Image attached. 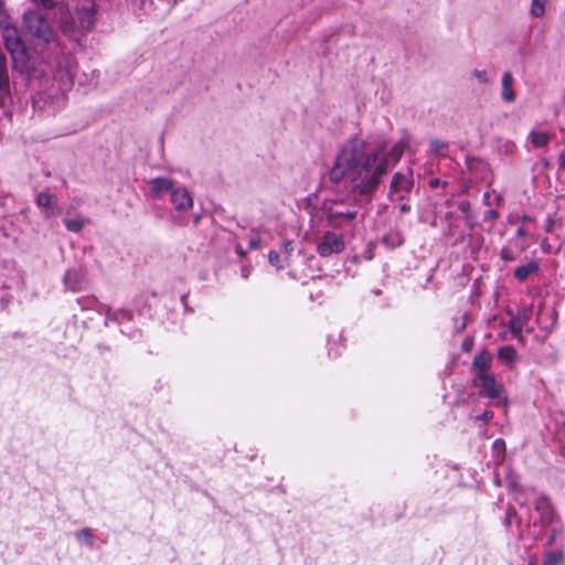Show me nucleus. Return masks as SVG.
<instances>
[{
	"mask_svg": "<svg viewBox=\"0 0 565 565\" xmlns=\"http://www.w3.org/2000/svg\"><path fill=\"white\" fill-rule=\"evenodd\" d=\"M409 142V137H404L391 148L382 142L369 149L364 139L351 137L339 148L329 179L334 184H343L351 192L371 199L384 177L401 160Z\"/></svg>",
	"mask_w": 565,
	"mask_h": 565,
	"instance_id": "nucleus-1",
	"label": "nucleus"
},
{
	"mask_svg": "<svg viewBox=\"0 0 565 565\" xmlns=\"http://www.w3.org/2000/svg\"><path fill=\"white\" fill-rule=\"evenodd\" d=\"M22 33L33 44L40 46L54 45L57 51L54 63H50L52 74L51 92H38L33 97L34 108L47 115H54L66 105V92L73 84L77 62L73 54L64 52L55 41V32L47 19L36 10H29L22 17Z\"/></svg>",
	"mask_w": 565,
	"mask_h": 565,
	"instance_id": "nucleus-2",
	"label": "nucleus"
},
{
	"mask_svg": "<svg viewBox=\"0 0 565 565\" xmlns=\"http://www.w3.org/2000/svg\"><path fill=\"white\" fill-rule=\"evenodd\" d=\"M525 510L527 519L524 529L521 526L524 521V515L510 510L507 512L504 524L511 525L513 520H515L521 539L530 537L537 540L547 531L546 544L552 545L555 540L561 536L563 526L556 518L550 500L545 497H541L535 501L533 510H529L527 508Z\"/></svg>",
	"mask_w": 565,
	"mask_h": 565,
	"instance_id": "nucleus-3",
	"label": "nucleus"
},
{
	"mask_svg": "<svg viewBox=\"0 0 565 565\" xmlns=\"http://www.w3.org/2000/svg\"><path fill=\"white\" fill-rule=\"evenodd\" d=\"M321 212L330 226L341 227L356 217L358 209L354 199L344 200L333 195L323 201Z\"/></svg>",
	"mask_w": 565,
	"mask_h": 565,
	"instance_id": "nucleus-4",
	"label": "nucleus"
},
{
	"mask_svg": "<svg viewBox=\"0 0 565 565\" xmlns=\"http://www.w3.org/2000/svg\"><path fill=\"white\" fill-rule=\"evenodd\" d=\"M2 39L14 63H24L26 60V47L19 35L18 29L6 25L2 31Z\"/></svg>",
	"mask_w": 565,
	"mask_h": 565,
	"instance_id": "nucleus-5",
	"label": "nucleus"
},
{
	"mask_svg": "<svg viewBox=\"0 0 565 565\" xmlns=\"http://www.w3.org/2000/svg\"><path fill=\"white\" fill-rule=\"evenodd\" d=\"M413 186L414 179L412 172L407 174L395 172L391 180L388 196L392 201L406 200Z\"/></svg>",
	"mask_w": 565,
	"mask_h": 565,
	"instance_id": "nucleus-6",
	"label": "nucleus"
},
{
	"mask_svg": "<svg viewBox=\"0 0 565 565\" xmlns=\"http://www.w3.org/2000/svg\"><path fill=\"white\" fill-rule=\"evenodd\" d=\"M345 243L341 234L327 231L322 234L317 243V253L321 257H328L332 254H340L344 250Z\"/></svg>",
	"mask_w": 565,
	"mask_h": 565,
	"instance_id": "nucleus-7",
	"label": "nucleus"
},
{
	"mask_svg": "<svg viewBox=\"0 0 565 565\" xmlns=\"http://www.w3.org/2000/svg\"><path fill=\"white\" fill-rule=\"evenodd\" d=\"M472 384L475 387H478L479 395L482 397H487L490 399H495L501 397V393L503 387L498 384L493 374H476L472 380Z\"/></svg>",
	"mask_w": 565,
	"mask_h": 565,
	"instance_id": "nucleus-8",
	"label": "nucleus"
},
{
	"mask_svg": "<svg viewBox=\"0 0 565 565\" xmlns=\"http://www.w3.org/2000/svg\"><path fill=\"white\" fill-rule=\"evenodd\" d=\"M170 201L179 213H185L193 206L190 192L183 186H174L170 193Z\"/></svg>",
	"mask_w": 565,
	"mask_h": 565,
	"instance_id": "nucleus-9",
	"label": "nucleus"
},
{
	"mask_svg": "<svg viewBox=\"0 0 565 565\" xmlns=\"http://www.w3.org/2000/svg\"><path fill=\"white\" fill-rule=\"evenodd\" d=\"M149 185L152 200H160L166 194H170L175 186L174 182L169 178H153L149 181Z\"/></svg>",
	"mask_w": 565,
	"mask_h": 565,
	"instance_id": "nucleus-10",
	"label": "nucleus"
},
{
	"mask_svg": "<svg viewBox=\"0 0 565 565\" xmlns=\"http://www.w3.org/2000/svg\"><path fill=\"white\" fill-rule=\"evenodd\" d=\"M36 204L42 210L45 217H51L56 214L57 198L55 194L40 192L36 195Z\"/></svg>",
	"mask_w": 565,
	"mask_h": 565,
	"instance_id": "nucleus-11",
	"label": "nucleus"
},
{
	"mask_svg": "<svg viewBox=\"0 0 565 565\" xmlns=\"http://www.w3.org/2000/svg\"><path fill=\"white\" fill-rule=\"evenodd\" d=\"M64 284L70 290L79 291L84 287L85 275L81 269H68L64 275Z\"/></svg>",
	"mask_w": 565,
	"mask_h": 565,
	"instance_id": "nucleus-12",
	"label": "nucleus"
},
{
	"mask_svg": "<svg viewBox=\"0 0 565 565\" xmlns=\"http://www.w3.org/2000/svg\"><path fill=\"white\" fill-rule=\"evenodd\" d=\"M514 77L511 72H505L501 79V97L505 103L512 104L515 102L516 95L513 89Z\"/></svg>",
	"mask_w": 565,
	"mask_h": 565,
	"instance_id": "nucleus-13",
	"label": "nucleus"
},
{
	"mask_svg": "<svg viewBox=\"0 0 565 565\" xmlns=\"http://www.w3.org/2000/svg\"><path fill=\"white\" fill-rule=\"evenodd\" d=\"M493 356L489 351H481L478 353L472 362V369L476 374H488L492 365Z\"/></svg>",
	"mask_w": 565,
	"mask_h": 565,
	"instance_id": "nucleus-14",
	"label": "nucleus"
},
{
	"mask_svg": "<svg viewBox=\"0 0 565 565\" xmlns=\"http://www.w3.org/2000/svg\"><path fill=\"white\" fill-rule=\"evenodd\" d=\"M539 270V265L535 262H530L526 265H522L515 268L514 270V277L523 281L525 280L531 274H534Z\"/></svg>",
	"mask_w": 565,
	"mask_h": 565,
	"instance_id": "nucleus-15",
	"label": "nucleus"
},
{
	"mask_svg": "<svg viewBox=\"0 0 565 565\" xmlns=\"http://www.w3.org/2000/svg\"><path fill=\"white\" fill-rule=\"evenodd\" d=\"M498 358L505 365H512L516 359V351L512 345H503L498 350Z\"/></svg>",
	"mask_w": 565,
	"mask_h": 565,
	"instance_id": "nucleus-16",
	"label": "nucleus"
},
{
	"mask_svg": "<svg viewBox=\"0 0 565 565\" xmlns=\"http://www.w3.org/2000/svg\"><path fill=\"white\" fill-rule=\"evenodd\" d=\"M529 139L531 140L533 147L543 148L548 145V142L551 140V135L546 131L533 130L530 134Z\"/></svg>",
	"mask_w": 565,
	"mask_h": 565,
	"instance_id": "nucleus-17",
	"label": "nucleus"
},
{
	"mask_svg": "<svg viewBox=\"0 0 565 565\" xmlns=\"http://www.w3.org/2000/svg\"><path fill=\"white\" fill-rule=\"evenodd\" d=\"M131 317H132L131 311L126 310V309H119V310H115V311L108 310L106 312V324L109 321L122 322L124 320H130Z\"/></svg>",
	"mask_w": 565,
	"mask_h": 565,
	"instance_id": "nucleus-18",
	"label": "nucleus"
},
{
	"mask_svg": "<svg viewBox=\"0 0 565 565\" xmlns=\"http://www.w3.org/2000/svg\"><path fill=\"white\" fill-rule=\"evenodd\" d=\"M564 552L562 550L546 551L544 553V565H563Z\"/></svg>",
	"mask_w": 565,
	"mask_h": 565,
	"instance_id": "nucleus-19",
	"label": "nucleus"
},
{
	"mask_svg": "<svg viewBox=\"0 0 565 565\" xmlns=\"http://www.w3.org/2000/svg\"><path fill=\"white\" fill-rule=\"evenodd\" d=\"M554 437L559 443V450L565 456V423H556Z\"/></svg>",
	"mask_w": 565,
	"mask_h": 565,
	"instance_id": "nucleus-20",
	"label": "nucleus"
},
{
	"mask_svg": "<svg viewBox=\"0 0 565 565\" xmlns=\"http://www.w3.org/2000/svg\"><path fill=\"white\" fill-rule=\"evenodd\" d=\"M64 224L68 231L77 233V232L82 231V228L84 227L85 220L82 217L65 218Z\"/></svg>",
	"mask_w": 565,
	"mask_h": 565,
	"instance_id": "nucleus-21",
	"label": "nucleus"
},
{
	"mask_svg": "<svg viewBox=\"0 0 565 565\" xmlns=\"http://www.w3.org/2000/svg\"><path fill=\"white\" fill-rule=\"evenodd\" d=\"M75 537L78 542L85 543L88 546H93V533L88 527H84L75 533Z\"/></svg>",
	"mask_w": 565,
	"mask_h": 565,
	"instance_id": "nucleus-22",
	"label": "nucleus"
},
{
	"mask_svg": "<svg viewBox=\"0 0 565 565\" xmlns=\"http://www.w3.org/2000/svg\"><path fill=\"white\" fill-rule=\"evenodd\" d=\"M483 201L486 205H500L503 201L502 196L493 191H487L483 194Z\"/></svg>",
	"mask_w": 565,
	"mask_h": 565,
	"instance_id": "nucleus-23",
	"label": "nucleus"
},
{
	"mask_svg": "<svg viewBox=\"0 0 565 565\" xmlns=\"http://www.w3.org/2000/svg\"><path fill=\"white\" fill-rule=\"evenodd\" d=\"M547 0H532L531 14L535 18H540L545 12V4Z\"/></svg>",
	"mask_w": 565,
	"mask_h": 565,
	"instance_id": "nucleus-24",
	"label": "nucleus"
},
{
	"mask_svg": "<svg viewBox=\"0 0 565 565\" xmlns=\"http://www.w3.org/2000/svg\"><path fill=\"white\" fill-rule=\"evenodd\" d=\"M526 323V310H523V317L513 319L511 322V331L514 335L521 333L524 324Z\"/></svg>",
	"mask_w": 565,
	"mask_h": 565,
	"instance_id": "nucleus-25",
	"label": "nucleus"
},
{
	"mask_svg": "<svg viewBox=\"0 0 565 565\" xmlns=\"http://www.w3.org/2000/svg\"><path fill=\"white\" fill-rule=\"evenodd\" d=\"M500 257L504 262H514L518 257V254L515 253V250H513L512 247L504 246L500 252Z\"/></svg>",
	"mask_w": 565,
	"mask_h": 565,
	"instance_id": "nucleus-26",
	"label": "nucleus"
},
{
	"mask_svg": "<svg viewBox=\"0 0 565 565\" xmlns=\"http://www.w3.org/2000/svg\"><path fill=\"white\" fill-rule=\"evenodd\" d=\"M447 148V145L440 140L436 139L430 142V150L437 154H445Z\"/></svg>",
	"mask_w": 565,
	"mask_h": 565,
	"instance_id": "nucleus-27",
	"label": "nucleus"
},
{
	"mask_svg": "<svg viewBox=\"0 0 565 565\" xmlns=\"http://www.w3.org/2000/svg\"><path fill=\"white\" fill-rule=\"evenodd\" d=\"M268 262L271 266L276 267L277 269L282 268V265L280 264V256L276 250H270L268 253Z\"/></svg>",
	"mask_w": 565,
	"mask_h": 565,
	"instance_id": "nucleus-28",
	"label": "nucleus"
},
{
	"mask_svg": "<svg viewBox=\"0 0 565 565\" xmlns=\"http://www.w3.org/2000/svg\"><path fill=\"white\" fill-rule=\"evenodd\" d=\"M84 14H85L86 19L82 20L81 24H82L83 28L89 29L94 24V11H93V9H89V10H86L84 12Z\"/></svg>",
	"mask_w": 565,
	"mask_h": 565,
	"instance_id": "nucleus-29",
	"label": "nucleus"
},
{
	"mask_svg": "<svg viewBox=\"0 0 565 565\" xmlns=\"http://www.w3.org/2000/svg\"><path fill=\"white\" fill-rule=\"evenodd\" d=\"M472 74L478 79L479 83L486 84L489 82L486 70H475Z\"/></svg>",
	"mask_w": 565,
	"mask_h": 565,
	"instance_id": "nucleus-30",
	"label": "nucleus"
},
{
	"mask_svg": "<svg viewBox=\"0 0 565 565\" xmlns=\"http://www.w3.org/2000/svg\"><path fill=\"white\" fill-rule=\"evenodd\" d=\"M493 418V413L491 411H484L482 414L475 417L476 420L480 422H489Z\"/></svg>",
	"mask_w": 565,
	"mask_h": 565,
	"instance_id": "nucleus-31",
	"label": "nucleus"
},
{
	"mask_svg": "<svg viewBox=\"0 0 565 565\" xmlns=\"http://www.w3.org/2000/svg\"><path fill=\"white\" fill-rule=\"evenodd\" d=\"M248 246L250 249H257L260 246V237L259 235H254L250 237L248 242Z\"/></svg>",
	"mask_w": 565,
	"mask_h": 565,
	"instance_id": "nucleus-32",
	"label": "nucleus"
},
{
	"mask_svg": "<svg viewBox=\"0 0 565 565\" xmlns=\"http://www.w3.org/2000/svg\"><path fill=\"white\" fill-rule=\"evenodd\" d=\"M32 1L46 8V9H51L55 6V0H32Z\"/></svg>",
	"mask_w": 565,
	"mask_h": 565,
	"instance_id": "nucleus-33",
	"label": "nucleus"
},
{
	"mask_svg": "<svg viewBox=\"0 0 565 565\" xmlns=\"http://www.w3.org/2000/svg\"><path fill=\"white\" fill-rule=\"evenodd\" d=\"M499 217V213L495 210H488L484 212V220L486 221H493Z\"/></svg>",
	"mask_w": 565,
	"mask_h": 565,
	"instance_id": "nucleus-34",
	"label": "nucleus"
},
{
	"mask_svg": "<svg viewBox=\"0 0 565 565\" xmlns=\"http://www.w3.org/2000/svg\"><path fill=\"white\" fill-rule=\"evenodd\" d=\"M493 448L495 450H499V451H504L505 450V443L503 439L501 438H498L493 441Z\"/></svg>",
	"mask_w": 565,
	"mask_h": 565,
	"instance_id": "nucleus-35",
	"label": "nucleus"
},
{
	"mask_svg": "<svg viewBox=\"0 0 565 565\" xmlns=\"http://www.w3.org/2000/svg\"><path fill=\"white\" fill-rule=\"evenodd\" d=\"M250 274V267L248 266H243L242 269H241V275L243 278H248Z\"/></svg>",
	"mask_w": 565,
	"mask_h": 565,
	"instance_id": "nucleus-36",
	"label": "nucleus"
},
{
	"mask_svg": "<svg viewBox=\"0 0 565 565\" xmlns=\"http://www.w3.org/2000/svg\"><path fill=\"white\" fill-rule=\"evenodd\" d=\"M328 354H329V356H334V358H335V356L340 355V352H338V350H337V351H334V353H333V347H332V344L329 342Z\"/></svg>",
	"mask_w": 565,
	"mask_h": 565,
	"instance_id": "nucleus-37",
	"label": "nucleus"
},
{
	"mask_svg": "<svg viewBox=\"0 0 565 565\" xmlns=\"http://www.w3.org/2000/svg\"><path fill=\"white\" fill-rule=\"evenodd\" d=\"M439 184H440L439 179H431V180H429V186H430L431 189H436V188H438V186H439Z\"/></svg>",
	"mask_w": 565,
	"mask_h": 565,
	"instance_id": "nucleus-38",
	"label": "nucleus"
},
{
	"mask_svg": "<svg viewBox=\"0 0 565 565\" xmlns=\"http://www.w3.org/2000/svg\"><path fill=\"white\" fill-rule=\"evenodd\" d=\"M235 252H236V253H237V255H239L241 257H243V256L246 254V252L244 250V248H243V247H242V245H239V244H237V245L235 246Z\"/></svg>",
	"mask_w": 565,
	"mask_h": 565,
	"instance_id": "nucleus-39",
	"label": "nucleus"
},
{
	"mask_svg": "<svg viewBox=\"0 0 565 565\" xmlns=\"http://www.w3.org/2000/svg\"><path fill=\"white\" fill-rule=\"evenodd\" d=\"M525 235H526V232H525V230H524L523 227H519V228L516 230V236H518V237H523V236H525Z\"/></svg>",
	"mask_w": 565,
	"mask_h": 565,
	"instance_id": "nucleus-40",
	"label": "nucleus"
},
{
	"mask_svg": "<svg viewBox=\"0 0 565 565\" xmlns=\"http://www.w3.org/2000/svg\"><path fill=\"white\" fill-rule=\"evenodd\" d=\"M284 248L286 252L292 250V242H289V241L285 242Z\"/></svg>",
	"mask_w": 565,
	"mask_h": 565,
	"instance_id": "nucleus-41",
	"label": "nucleus"
},
{
	"mask_svg": "<svg viewBox=\"0 0 565 565\" xmlns=\"http://www.w3.org/2000/svg\"><path fill=\"white\" fill-rule=\"evenodd\" d=\"M526 565H537L535 556H529Z\"/></svg>",
	"mask_w": 565,
	"mask_h": 565,
	"instance_id": "nucleus-42",
	"label": "nucleus"
},
{
	"mask_svg": "<svg viewBox=\"0 0 565 565\" xmlns=\"http://www.w3.org/2000/svg\"><path fill=\"white\" fill-rule=\"evenodd\" d=\"M409 210H411V205L409 204L404 203V204L401 205V211L402 212L405 213V212H408Z\"/></svg>",
	"mask_w": 565,
	"mask_h": 565,
	"instance_id": "nucleus-43",
	"label": "nucleus"
},
{
	"mask_svg": "<svg viewBox=\"0 0 565 565\" xmlns=\"http://www.w3.org/2000/svg\"><path fill=\"white\" fill-rule=\"evenodd\" d=\"M542 249L545 252V253H551V247L550 245H547L545 242L542 243Z\"/></svg>",
	"mask_w": 565,
	"mask_h": 565,
	"instance_id": "nucleus-44",
	"label": "nucleus"
},
{
	"mask_svg": "<svg viewBox=\"0 0 565 565\" xmlns=\"http://www.w3.org/2000/svg\"><path fill=\"white\" fill-rule=\"evenodd\" d=\"M173 221L178 225H183V218H181L179 216H173Z\"/></svg>",
	"mask_w": 565,
	"mask_h": 565,
	"instance_id": "nucleus-45",
	"label": "nucleus"
},
{
	"mask_svg": "<svg viewBox=\"0 0 565 565\" xmlns=\"http://www.w3.org/2000/svg\"><path fill=\"white\" fill-rule=\"evenodd\" d=\"M522 221H523V222L530 221V216H527V215H523Z\"/></svg>",
	"mask_w": 565,
	"mask_h": 565,
	"instance_id": "nucleus-46",
	"label": "nucleus"
},
{
	"mask_svg": "<svg viewBox=\"0 0 565 565\" xmlns=\"http://www.w3.org/2000/svg\"><path fill=\"white\" fill-rule=\"evenodd\" d=\"M142 3H143V4H147V3H148V4H151V3H152V1H151V0H142Z\"/></svg>",
	"mask_w": 565,
	"mask_h": 565,
	"instance_id": "nucleus-47",
	"label": "nucleus"
},
{
	"mask_svg": "<svg viewBox=\"0 0 565 565\" xmlns=\"http://www.w3.org/2000/svg\"><path fill=\"white\" fill-rule=\"evenodd\" d=\"M510 487H511V488H516V483H515V482H513V481H511V482H510Z\"/></svg>",
	"mask_w": 565,
	"mask_h": 565,
	"instance_id": "nucleus-48",
	"label": "nucleus"
}]
</instances>
